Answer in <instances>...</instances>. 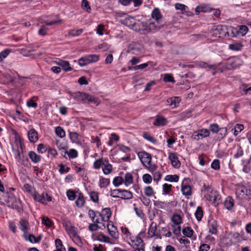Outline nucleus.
Instances as JSON below:
<instances>
[{
	"label": "nucleus",
	"mask_w": 251,
	"mask_h": 251,
	"mask_svg": "<svg viewBox=\"0 0 251 251\" xmlns=\"http://www.w3.org/2000/svg\"><path fill=\"white\" fill-rule=\"evenodd\" d=\"M144 193L146 196L148 197H151L154 196L155 192L152 187L150 186H147L144 188Z\"/></svg>",
	"instance_id": "32"
},
{
	"label": "nucleus",
	"mask_w": 251,
	"mask_h": 251,
	"mask_svg": "<svg viewBox=\"0 0 251 251\" xmlns=\"http://www.w3.org/2000/svg\"><path fill=\"white\" fill-rule=\"evenodd\" d=\"M55 134L59 137L62 138L65 136V131L62 127L57 126L55 129Z\"/></svg>",
	"instance_id": "42"
},
{
	"label": "nucleus",
	"mask_w": 251,
	"mask_h": 251,
	"mask_svg": "<svg viewBox=\"0 0 251 251\" xmlns=\"http://www.w3.org/2000/svg\"><path fill=\"white\" fill-rule=\"evenodd\" d=\"M149 28L151 32H154L160 29V27L156 25L155 23L149 22Z\"/></svg>",
	"instance_id": "59"
},
{
	"label": "nucleus",
	"mask_w": 251,
	"mask_h": 251,
	"mask_svg": "<svg viewBox=\"0 0 251 251\" xmlns=\"http://www.w3.org/2000/svg\"><path fill=\"white\" fill-rule=\"evenodd\" d=\"M28 137L31 142H35L38 140L37 132L34 129H31L28 131Z\"/></svg>",
	"instance_id": "21"
},
{
	"label": "nucleus",
	"mask_w": 251,
	"mask_h": 251,
	"mask_svg": "<svg viewBox=\"0 0 251 251\" xmlns=\"http://www.w3.org/2000/svg\"><path fill=\"white\" fill-rule=\"evenodd\" d=\"M90 197L91 201L94 202H99V193L96 191H92L90 193Z\"/></svg>",
	"instance_id": "44"
},
{
	"label": "nucleus",
	"mask_w": 251,
	"mask_h": 251,
	"mask_svg": "<svg viewBox=\"0 0 251 251\" xmlns=\"http://www.w3.org/2000/svg\"><path fill=\"white\" fill-rule=\"evenodd\" d=\"M144 167L147 169L151 174L157 171V166L151 163L150 164L146 165Z\"/></svg>",
	"instance_id": "53"
},
{
	"label": "nucleus",
	"mask_w": 251,
	"mask_h": 251,
	"mask_svg": "<svg viewBox=\"0 0 251 251\" xmlns=\"http://www.w3.org/2000/svg\"><path fill=\"white\" fill-rule=\"evenodd\" d=\"M181 192L183 195L186 197L190 196L192 195L191 187L188 185H182Z\"/></svg>",
	"instance_id": "28"
},
{
	"label": "nucleus",
	"mask_w": 251,
	"mask_h": 251,
	"mask_svg": "<svg viewBox=\"0 0 251 251\" xmlns=\"http://www.w3.org/2000/svg\"><path fill=\"white\" fill-rule=\"evenodd\" d=\"M238 61V59L234 57L228 59L226 63V68L228 70L236 68L239 65V64L237 63Z\"/></svg>",
	"instance_id": "15"
},
{
	"label": "nucleus",
	"mask_w": 251,
	"mask_h": 251,
	"mask_svg": "<svg viewBox=\"0 0 251 251\" xmlns=\"http://www.w3.org/2000/svg\"><path fill=\"white\" fill-rule=\"evenodd\" d=\"M109 183V180L103 177H101L100 178V184L99 186L100 188L105 187H106L108 184Z\"/></svg>",
	"instance_id": "57"
},
{
	"label": "nucleus",
	"mask_w": 251,
	"mask_h": 251,
	"mask_svg": "<svg viewBox=\"0 0 251 251\" xmlns=\"http://www.w3.org/2000/svg\"><path fill=\"white\" fill-rule=\"evenodd\" d=\"M139 24L138 28H135V31L140 32L143 34H146L151 32L149 28V22H141L138 23Z\"/></svg>",
	"instance_id": "10"
},
{
	"label": "nucleus",
	"mask_w": 251,
	"mask_h": 251,
	"mask_svg": "<svg viewBox=\"0 0 251 251\" xmlns=\"http://www.w3.org/2000/svg\"><path fill=\"white\" fill-rule=\"evenodd\" d=\"M56 145L59 150H64L65 151L68 149L67 145L66 143L61 142L58 140H56Z\"/></svg>",
	"instance_id": "46"
},
{
	"label": "nucleus",
	"mask_w": 251,
	"mask_h": 251,
	"mask_svg": "<svg viewBox=\"0 0 251 251\" xmlns=\"http://www.w3.org/2000/svg\"><path fill=\"white\" fill-rule=\"evenodd\" d=\"M54 62L56 64L62 67L65 72H69L72 70V68L70 66L69 61L63 60L61 59H57Z\"/></svg>",
	"instance_id": "13"
},
{
	"label": "nucleus",
	"mask_w": 251,
	"mask_h": 251,
	"mask_svg": "<svg viewBox=\"0 0 251 251\" xmlns=\"http://www.w3.org/2000/svg\"><path fill=\"white\" fill-rule=\"evenodd\" d=\"M180 101V99L177 97H172L167 100L168 105L172 108H176L178 105Z\"/></svg>",
	"instance_id": "18"
},
{
	"label": "nucleus",
	"mask_w": 251,
	"mask_h": 251,
	"mask_svg": "<svg viewBox=\"0 0 251 251\" xmlns=\"http://www.w3.org/2000/svg\"><path fill=\"white\" fill-rule=\"evenodd\" d=\"M64 152L65 154H67L68 155L69 157L72 158L76 157L78 155L77 151L75 149H71L69 150V151L66 150L65 151H64Z\"/></svg>",
	"instance_id": "48"
},
{
	"label": "nucleus",
	"mask_w": 251,
	"mask_h": 251,
	"mask_svg": "<svg viewBox=\"0 0 251 251\" xmlns=\"http://www.w3.org/2000/svg\"><path fill=\"white\" fill-rule=\"evenodd\" d=\"M179 177L177 175H167L165 177V180L170 182H177Z\"/></svg>",
	"instance_id": "47"
},
{
	"label": "nucleus",
	"mask_w": 251,
	"mask_h": 251,
	"mask_svg": "<svg viewBox=\"0 0 251 251\" xmlns=\"http://www.w3.org/2000/svg\"><path fill=\"white\" fill-rule=\"evenodd\" d=\"M243 155V150L241 146H238L237 147L236 151L234 155L235 158H238Z\"/></svg>",
	"instance_id": "54"
},
{
	"label": "nucleus",
	"mask_w": 251,
	"mask_h": 251,
	"mask_svg": "<svg viewBox=\"0 0 251 251\" xmlns=\"http://www.w3.org/2000/svg\"><path fill=\"white\" fill-rule=\"evenodd\" d=\"M139 44L136 43H132L128 46L127 52H131L133 54H136L137 52L140 51Z\"/></svg>",
	"instance_id": "19"
},
{
	"label": "nucleus",
	"mask_w": 251,
	"mask_h": 251,
	"mask_svg": "<svg viewBox=\"0 0 251 251\" xmlns=\"http://www.w3.org/2000/svg\"><path fill=\"white\" fill-rule=\"evenodd\" d=\"M248 31V28L247 26L242 25L239 26V28H233L232 33L233 36H236L237 35H241L242 36L245 35Z\"/></svg>",
	"instance_id": "14"
},
{
	"label": "nucleus",
	"mask_w": 251,
	"mask_h": 251,
	"mask_svg": "<svg viewBox=\"0 0 251 251\" xmlns=\"http://www.w3.org/2000/svg\"><path fill=\"white\" fill-rule=\"evenodd\" d=\"M81 7L82 8L87 12L90 13L91 11V7L89 4L88 1L87 0H82L81 1Z\"/></svg>",
	"instance_id": "45"
},
{
	"label": "nucleus",
	"mask_w": 251,
	"mask_h": 251,
	"mask_svg": "<svg viewBox=\"0 0 251 251\" xmlns=\"http://www.w3.org/2000/svg\"><path fill=\"white\" fill-rule=\"evenodd\" d=\"M149 66L148 63H143L139 65H137L133 67H128V69L129 70H137L140 69H143Z\"/></svg>",
	"instance_id": "49"
},
{
	"label": "nucleus",
	"mask_w": 251,
	"mask_h": 251,
	"mask_svg": "<svg viewBox=\"0 0 251 251\" xmlns=\"http://www.w3.org/2000/svg\"><path fill=\"white\" fill-rule=\"evenodd\" d=\"M172 185L165 183L163 185V190L165 194H169L172 190Z\"/></svg>",
	"instance_id": "63"
},
{
	"label": "nucleus",
	"mask_w": 251,
	"mask_h": 251,
	"mask_svg": "<svg viewBox=\"0 0 251 251\" xmlns=\"http://www.w3.org/2000/svg\"><path fill=\"white\" fill-rule=\"evenodd\" d=\"M151 17L155 20L157 23H159V21L162 18V15L158 8H154L152 10L151 12Z\"/></svg>",
	"instance_id": "26"
},
{
	"label": "nucleus",
	"mask_w": 251,
	"mask_h": 251,
	"mask_svg": "<svg viewBox=\"0 0 251 251\" xmlns=\"http://www.w3.org/2000/svg\"><path fill=\"white\" fill-rule=\"evenodd\" d=\"M212 169L218 170L220 168V161L218 159H214L211 164Z\"/></svg>",
	"instance_id": "61"
},
{
	"label": "nucleus",
	"mask_w": 251,
	"mask_h": 251,
	"mask_svg": "<svg viewBox=\"0 0 251 251\" xmlns=\"http://www.w3.org/2000/svg\"><path fill=\"white\" fill-rule=\"evenodd\" d=\"M100 59V56L97 54H89L80 58L78 60V65L81 67L88 64L97 62Z\"/></svg>",
	"instance_id": "3"
},
{
	"label": "nucleus",
	"mask_w": 251,
	"mask_h": 251,
	"mask_svg": "<svg viewBox=\"0 0 251 251\" xmlns=\"http://www.w3.org/2000/svg\"><path fill=\"white\" fill-rule=\"evenodd\" d=\"M234 205V200L231 197H227L224 201V206L226 209L230 210Z\"/></svg>",
	"instance_id": "30"
},
{
	"label": "nucleus",
	"mask_w": 251,
	"mask_h": 251,
	"mask_svg": "<svg viewBox=\"0 0 251 251\" xmlns=\"http://www.w3.org/2000/svg\"><path fill=\"white\" fill-rule=\"evenodd\" d=\"M172 228L174 234L177 236H179L181 234V228L180 225H172Z\"/></svg>",
	"instance_id": "43"
},
{
	"label": "nucleus",
	"mask_w": 251,
	"mask_h": 251,
	"mask_svg": "<svg viewBox=\"0 0 251 251\" xmlns=\"http://www.w3.org/2000/svg\"><path fill=\"white\" fill-rule=\"evenodd\" d=\"M166 119L161 116H157L153 122V124L155 126H164L167 124Z\"/></svg>",
	"instance_id": "24"
},
{
	"label": "nucleus",
	"mask_w": 251,
	"mask_h": 251,
	"mask_svg": "<svg viewBox=\"0 0 251 251\" xmlns=\"http://www.w3.org/2000/svg\"><path fill=\"white\" fill-rule=\"evenodd\" d=\"M20 226L19 228L22 230L24 235H25L26 232H27L29 223L25 219H21L19 222Z\"/></svg>",
	"instance_id": "25"
},
{
	"label": "nucleus",
	"mask_w": 251,
	"mask_h": 251,
	"mask_svg": "<svg viewBox=\"0 0 251 251\" xmlns=\"http://www.w3.org/2000/svg\"><path fill=\"white\" fill-rule=\"evenodd\" d=\"M34 200L42 203H45L47 201H51V198L47 193H43L40 195L37 192L34 191L31 194Z\"/></svg>",
	"instance_id": "4"
},
{
	"label": "nucleus",
	"mask_w": 251,
	"mask_h": 251,
	"mask_svg": "<svg viewBox=\"0 0 251 251\" xmlns=\"http://www.w3.org/2000/svg\"><path fill=\"white\" fill-rule=\"evenodd\" d=\"M219 127L217 124H210L209 126V129L213 133H216L219 132Z\"/></svg>",
	"instance_id": "58"
},
{
	"label": "nucleus",
	"mask_w": 251,
	"mask_h": 251,
	"mask_svg": "<svg viewBox=\"0 0 251 251\" xmlns=\"http://www.w3.org/2000/svg\"><path fill=\"white\" fill-rule=\"evenodd\" d=\"M133 182V177L130 173H126L124 178V183L126 186H128Z\"/></svg>",
	"instance_id": "23"
},
{
	"label": "nucleus",
	"mask_w": 251,
	"mask_h": 251,
	"mask_svg": "<svg viewBox=\"0 0 251 251\" xmlns=\"http://www.w3.org/2000/svg\"><path fill=\"white\" fill-rule=\"evenodd\" d=\"M209 232L212 234H216L217 231V224L216 222L215 221H211L209 223Z\"/></svg>",
	"instance_id": "35"
},
{
	"label": "nucleus",
	"mask_w": 251,
	"mask_h": 251,
	"mask_svg": "<svg viewBox=\"0 0 251 251\" xmlns=\"http://www.w3.org/2000/svg\"><path fill=\"white\" fill-rule=\"evenodd\" d=\"M244 129V126L243 125L236 124L234 127V135H237Z\"/></svg>",
	"instance_id": "56"
},
{
	"label": "nucleus",
	"mask_w": 251,
	"mask_h": 251,
	"mask_svg": "<svg viewBox=\"0 0 251 251\" xmlns=\"http://www.w3.org/2000/svg\"><path fill=\"white\" fill-rule=\"evenodd\" d=\"M28 156L31 161L34 163H37L40 161V156L33 151H30L29 152Z\"/></svg>",
	"instance_id": "31"
},
{
	"label": "nucleus",
	"mask_w": 251,
	"mask_h": 251,
	"mask_svg": "<svg viewBox=\"0 0 251 251\" xmlns=\"http://www.w3.org/2000/svg\"><path fill=\"white\" fill-rule=\"evenodd\" d=\"M220 65V63L209 65L204 62H201L198 64V66L199 67L207 69V71H213L212 74L213 75H215L216 73L218 72V67Z\"/></svg>",
	"instance_id": "7"
},
{
	"label": "nucleus",
	"mask_w": 251,
	"mask_h": 251,
	"mask_svg": "<svg viewBox=\"0 0 251 251\" xmlns=\"http://www.w3.org/2000/svg\"><path fill=\"white\" fill-rule=\"evenodd\" d=\"M236 195L239 199H250L249 196L251 195L250 191L248 190L247 188L244 186L239 185L236 189Z\"/></svg>",
	"instance_id": "5"
},
{
	"label": "nucleus",
	"mask_w": 251,
	"mask_h": 251,
	"mask_svg": "<svg viewBox=\"0 0 251 251\" xmlns=\"http://www.w3.org/2000/svg\"><path fill=\"white\" fill-rule=\"evenodd\" d=\"M204 193L206 199L214 204H219L221 202V196L218 191L209 186H203Z\"/></svg>",
	"instance_id": "1"
},
{
	"label": "nucleus",
	"mask_w": 251,
	"mask_h": 251,
	"mask_svg": "<svg viewBox=\"0 0 251 251\" xmlns=\"http://www.w3.org/2000/svg\"><path fill=\"white\" fill-rule=\"evenodd\" d=\"M143 180L146 184L151 183L152 181V177L148 174H144L143 176Z\"/></svg>",
	"instance_id": "60"
},
{
	"label": "nucleus",
	"mask_w": 251,
	"mask_h": 251,
	"mask_svg": "<svg viewBox=\"0 0 251 251\" xmlns=\"http://www.w3.org/2000/svg\"><path fill=\"white\" fill-rule=\"evenodd\" d=\"M120 198L125 200H130L133 198V194L130 191L121 189Z\"/></svg>",
	"instance_id": "22"
},
{
	"label": "nucleus",
	"mask_w": 251,
	"mask_h": 251,
	"mask_svg": "<svg viewBox=\"0 0 251 251\" xmlns=\"http://www.w3.org/2000/svg\"><path fill=\"white\" fill-rule=\"evenodd\" d=\"M139 199L145 206H148L151 202V200L149 198H147V196L144 195L142 193L139 197Z\"/></svg>",
	"instance_id": "50"
},
{
	"label": "nucleus",
	"mask_w": 251,
	"mask_h": 251,
	"mask_svg": "<svg viewBox=\"0 0 251 251\" xmlns=\"http://www.w3.org/2000/svg\"><path fill=\"white\" fill-rule=\"evenodd\" d=\"M104 167L102 168V171L105 175H108L112 171V166L109 163L108 160L105 158V164H103Z\"/></svg>",
	"instance_id": "27"
},
{
	"label": "nucleus",
	"mask_w": 251,
	"mask_h": 251,
	"mask_svg": "<svg viewBox=\"0 0 251 251\" xmlns=\"http://www.w3.org/2000/svg\"><path fill=\"white\" fill-rule=\"evenodd\" d=\"M156 228V224L154 222H152L150 225V226L148 231V234L151 237H153L155 235V231Z\"/></svg>",
	"instance_id": "38"
},
{
	"label": "nucleus",
	"mask_w": 251,
	"mask_h": 251,
	"mask_svg": "<svg viewBox=\"0 0 251 251\" xmlns=\"http://www.w3.org/2000/svg\"><path fill=\"white\" fill-rule=\"evenodd\" d=\"M210 10L209 9L208 7L205 4H201L200 5L198 6L195 9V12L197 14H199L201 12H210Z\"/></svg>",
	"instance_id": "36"
},
{
	"label": "nucleus",
	"mask_w": 251,
	"mask_h": 251,
	"mask_svg": "<svg viewBox=\"0 0 251 251\" xmlns=\"http://www.w3.org/2000/svg\"><path fill=\"white\" fill-rule=\"evenodd\" d=\"M183 235L187 237H191L193 234L194 231L190 227H186L182 229Z\"/></svg>",
	"instance_id": "40"
},
{
	"label": "nucleus",
	"mask_w": 251,
	"mask_h": 251,
	"mask_svg": "<svg viewBox=\"0 0 251 251\" xmlns=\"http://www.w3.org/2000/svg\"><path fill=\"white\" fill-rule=\"evenodd\" d=\"M70 95L72 98L77 101H81L85 102L87 100L89 102H94L97 105L100 103L98 99L85 93L77 91L75 93H71Z\"/></svg>",
	"instance_id": "2"
},
{
	"label": "nucleus",
	"mask_w": 251,
	"mask_h": 251,
	"mask_svg": "<svg viewBox=\"0 0 251 251\" xmlns=\"http://www.w3.org/2000/svg\"><path fill=\"white\" fill-rule=\"evenodd\" d=\"M101 222L109 221L111 215V212L109 208H106L103 209L101 213L98 212Z\"/></svg>",
	"instance_id": "11"
},
{
	"label": "nucleus",
	"mask_w": 251,
	"mask_h": 251,
	"mask_svg": "<svg viewBox=\"0 0 251 251\" xmlns=\"http://www.w3.org/2000/svg\"><path fill=\"white\" fill-rule=\"evenodd\" d=\"M105 228V225L104 223L101 222V223H93L90 224L89 225V230L91 231H94L97 230L99 228Z\"/></svg>",
	"instance_id": "20"
},
{
	"label": "nucleus",
	"mask_w": 251,
	"mask_h": 251,
	"mask_svg": "<svg viewBox=\"0 0 251 251\" xmlns=\"http://www.w3.org/2000/svg\"><path fill=\"white\" fill-rule=\"evenodd\" d=\"M98 212V211L95 212L92 209H90L88 211V216L91 219L93 223H101L100 218H99L100 217L99 216Z\"/></svg>",
	"instance_id": "17"
},
{
	"label": "nucleus",
	"mask_w": 251,
	"mask_h": 251,
	"mask_svg": "<svg viewBox=\"0 0 251 251\" xmlns=\"http://www.w3.org/2000/svg\"><path fill=\"white\" fill-rule=\"evenodd\" d=\"M163 80L165 82H175L173 76L171 74H166L164 75Z\"/></svg>",
	"instance_id": "64"
},
{
	"label": "nucleus",
	"mask_w": 251,
	"mask_h": 251,
	"mask_svg": "<svg viewBox=\"0 0 251 251\" xmlns=\"http://www.w3.org/2000/svg\"><path fill=\"white\" fill-rule=\"evenodd\" d=\"M85 203V200L83 197V194L81 193H79L77 195V198L75 201L76 205L78 207H81L84 205Z\"/></svg>",
	"instance_id": "29"
},
{
	"label": "nucleus",
	"mask_w": 251,
	"mask_h": 251,
	"mask_svg": "<svg viewBox=\"0 0 251 251\" xmlns=\"http://www.w3.org/2000/svg\"><path fill=\"white\" fill-rule=\"evenodd\" d=\"M124 183V178L122 176H117L115 177L113 181V183L116 187H118Z\"/></svg>",
	"instance_id": "51"
},
{
	"label": "nucleus",
	"mask_w": 251,
	"mask_h": 251,
	"mask_svg": "<svg viewBox=\"0 0 251 251\" xmlns=\"http://www.w3.org/2000/svg\"><path fill=\"white\" fill-rule=\"evenodd\" d=\"M103 164H105V159H98L94 162L93 167L95 169H99Z\"/></svg>",
	"instance_id": "41"
},
{
	"label": "nucleus",
	"mask_w": 251,
	"mask_h": 251,
	"mask_svg": "<svg viewBox=\"0 0 251 251\" xmlns=\"http://www.w3.org/2000/svg\"><path fill=\"white\" fill-rule=\"evenodd\" d=\"M138 155L144 167L151 162V156L149 153L142 151L139 152Z\"/></svg>",
	"instance_id": "8"
},
{
	"label": "nucleus",
	"mask_w": 251,
	"mask_h": 251,
	"mask_svg": "<svg viewBox=\"0 0 251 251\" xmlns=\"http://www.w3.org/2000/svg\"><path fill=\"white\" fill-rule=\"evenodd\" d=\"M67 195L69 200L73 201L76 197L75 192L71 190H69L67 192Z\"/></svg>",
	"instance_id": "62"
},
{
	"label": "nucleus",
	"mask_w": 251,
	"mask_h": 251,
	"mask_svg": "<svg viewBox=\"0 0 251 251\" xmlns=\"http://www.w3.org/2000/svg\"><path fill=\"white\" fill-rule=\"evenodd\" d=\"M169 158L171 161L172 165L176 168H179L180 166V163L178 160L176 154L174 152H171L169 154Z\"/></svg>",
	"instance_id": "16"
},
{
	"label": "nucleus",
	"mask_w": 251,
	"mask_h": 251,
	"mask_svg": "<svg viewBox=\"0 0 251 251\" xmlns=\"http://www.w3.org/2000/svg\"><path fill=\"white\" fill-rule=\"evenodd\" d=\"M171 220L173 223V225H180L182 223L181 217L178 214H174Z\"/></svg>",
	"instance_id": "39"
},
{
	"label": "nucleus",
	"mask_w": 251,
	"mask_h": 251,
	"mask_svg": "<svg viewBox=\"0 0 251 251\" xmlns=\"http://www.w3.org/2000/svg\"><path fill=\"white\" fill-rule=\"evenodd\" d=\"M230 50L234 51L241 50L243 48L242 44L240 42H234L229 45Z\"/></svg>",
	"instance_id": "33"
},
{
	"label": "nucleus",
	"mask_w": 251,
	"mask_h": 251,
	"mask_svg": "<svg viewBox=\"0 0 251 251\" xmlns=\"http://www.w3.org/2000/svg\"><path fill=\"white\" fill-rule=\"evenodd\" d=\"M210 135L209 130L207 129L202 128L196 131H195L191 136V138L196 141H198L201 139L207 137Z\"/></svg>",
	"instance_id": "6"
},
{
	"label": "nucleus",
	"mask_w": 251,
	"mask_h": 251,
	"mask_svg": "<svg viewBox=\"0 0 251 251\" xmlns=\"http://www.w3.org/2000/svg\"><path fill=\"white\" fill-rule=\"evenodd\" d=\"M107 230L109 235L113 238L117 239L119 238V232L117 228L111 222H108L107 225Z\"/></svg>",
	"instance_id": "12"
},
{
	"label": "nucleus",
	"mask_w": 251,
	"mask_h": 251,
	"mask_svg": "<svg viewBox=\"0 0 251 251\" xmlns=\"http://www.w3.org/2000/svg\"><path fill=\"white\" fill-rule=\"evenodd\" d=\"M195 216L198 221H201L203 216V211L201 207L199 206L197 207V210L195 212Z\"/></svg>",
	"instance_id": "52"
},
{
	"label": "nucleus",
	"mask_w": 251,
	"mask_h": 251,
	"mask_svg": "<svg viewBox=\"0 0 251 251\" xmlns=\"http://www.w3.org/2000/svg\"><path fill=\"white\" fill-rule=\"evenodd\" d=\"M140 21L135 22V19L131 17H126L123 21V23L126 25L130 27L135 31L136 28H138Z\"/></svg>",
	"instance_id": "9"
},
{
	"label": "nucleus",
	"mask_w": 251,
	"mask_h": 251,
	"mask_svg": "<svg viewBox=\"0 0 251 251\" xmlns=\"http://www.w3.org/2000/svg\"><path fill=\"white\" fill-rule=\"evenodd\" d=\"M82 31L83 29L81 28L77 30L72 29L69 31V34L72 36H79L82 33Z\"/></svg>",
	"instance_id": "55"
},
{
	"label": "nucleus",
	"mask_w": 251,
	"mask_h": 251,
	"mask_svg": "<svg viewBox=\"0 0 251 251\" xmlns=\"http://www.w3.org/2000/svg\"><path fill=\"white\" fill-rule=\"evenodd\" d=\"M37 99H38L37 97H33L32 98H31L30 99L26 101V105L27 106V107L29 108L32 107V108H36L37 107L38 104L35 102V101Z\"/></svg>",
	"instance_id": "37"
},
{
	"label": "nucleus",
	"mask_w": 251,
	"mask_h": 251,
	"mask_svg": "<svg viewBox=\"0 0 251 251\" xmlns=\"http://www.w3.org/2000/svg\"><path fill=\"white\" fill-rule=\"evenodd\" d=\"M69 137L73 142L77 143L80 140L81 136L76 132H71L69 133Z\"/></svg>",
	"instance_id": "34"
}]
</instances>
